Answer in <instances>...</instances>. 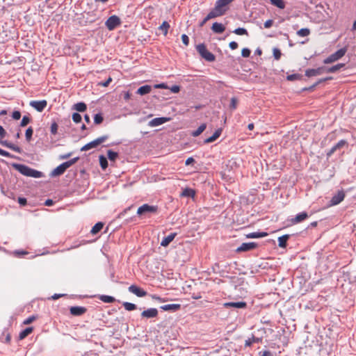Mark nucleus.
Returning a JSON list of instances; mask_svg holds the SVG:
<instances>
[{
    "instance_id": "obj_30",
    "label": "nucleus",
    "mask_w": 356,
    "mask_h": 356,
    "mask_svg": "<svg viewBox=\"0 0 356 356\" xmlns=\"http://www.w3.org/2000/svg\"><path fill=\"white\" fill-rule=\"evenodd\" d=\"M267 236L266 232H252L245 235L248 238H257Z\"/></svg>"
},
{
    "instance_id": "obj_16",
    "label": "nucleus",
    "mask_w": 356,
    "mask_h": 356,
    "mask_svg": "<svg viewBox=\"0 0 356 356\" xmlns=\"http://www.w3.org/2000/svg\"><path fill=\"white\" fill-rule=\"evenodd\" d=\"M0 144L15 151V152L22 153V149L19 147L8 142V140H1L0 139Z\"/></svg>"
},
{
    "instance_id": "obj_48",
    "label": "nucleus",
    "mask_w": 356,
    "mask_h": 356,
    "mask_svg": "<svg viewBox=\"0 0 356 356\" xmlns=\"http://www.w3.org/2000/svg\"><path fill=\"white\" fill-rule=\"evenodd\" d=\"M104 118L101 113H97L94 117V122L97 124H99L102 122Z\"/></svg>"
},
{
    "instance_id": "obj_53",
    "label": "nucleus",
    "mask_w": 356,
    "mask_h": 356,
    "mask_svg": "<svg viewBox=\"0 0 356 356\" xmlns=\"http://www.w3.org/2000/svg\"><path fill=\"white\" fill-rule=\"evenodd\" d=\"M236 106H237V99L235 97H232L230 101L229 107H230V108L234 110L236 108Z\"/></svg>"
},
{
    "instance_id": "obj_29",
    "label": "nucleus",
    "mask_w": 356,
    "mask_h": 356,
    "mask_svg": "<svg viewBox=\"0 0 356 356\" xmlns=\"http://www.w3.org/2000/svg\"><path fill=\"white\" fill-rule=\"evenodd\" d=\"M151 89H152V88L150 86L145 85V86L140 87L138 89L137 93L140 95H145L151 92Z\"/></svg>"
},
{
    "instance_id": "obj_12",
    "label": "nucleus",
    "mask_w": 356,
    "mask_h": 356,
    "mask_svg": "<svg viewBox=\"0 0 356 356\" xmlns=\"http://www.w3.org/2000/svg\"><path fill=\"white\" fill-rule=\"evenodd\" d=\"M13 167L22 175L29 177L31 168L24 164H13Z\"/></svg>"
},
{
    "instance_id": "obj_18",
    "label": "nucleus",
    "mask_w": 356,
    "mask_h": 356,
    "mask_svg": "<svg viewBox=\"0 0 356 356\" xmlns=\"http://www.w3.org/2000/svg\"><path fill=\"white\" fill-rule=\"evenodd\" d=\"M308 217V214L307 212L303 211L298 214H297L294 218H291L290 219V222H300L301 221L305 220Z\"/></svg>"
},
{
    "instance_id": "obj_39",
    "label": "nucleus",
    "mask_w": 356,
    "mask_h": 356,
    "mask_svg": "<svg viewBox=\"0 0 356 356\" xmlns=\"http://www.w3.org/2000/svg\"><path fill=\"white\" fill-rule=\"evenodd\" d=\"M100 166L103 170L108 167V161L104 155H100L99 157Z\"/></svg>"
},
{
    "instance_id": "obj_14",
    "label": "nucleus",
    "mask_w": 356,
    "mask_h": 356,
    "mask_svg": "<svg viewBox=\"0 0 356 356\" xmlns=\"http://www.w3.org/2000/svg\"><path fill=\"white\" fill-rule=\"evenodd\" d=\"M70 314L73 316H81L85 314L87 311L84 307H71L70 309Z\"/></svg>"
},
{
    "instance_id": "obj_62",
    "label": "nucleus",
    "mask_w": 356,
    "mask_h": 356,
    "mask_svg": "<svg viewBox=\"0 0 356 356\" xmlns=\"http://www.w3.org/2000/svg\"><path fill=\"white\" fill-rule=\"evenodd\" d=\"M229 47L232 50L236 49L238 48V43L235 41H232L229 43Z\"/></svg>"
},
{
    "instance_id": "obj_15",
    "label": "nucleus",
    "mask_w": 356,
    "mask_h": 356,
    "mask_svg": "<svg viewBox=\"0 0 356 356\" xmlns=\"http://www.w3.org/2000/svg\"><path fill=\"white\" fill-rule=\"evenodd\" d=\"M168 120H169V118H164V117L155 118L152 119L151 121H149V125L150 127H157V126H159V125L163 124L165 122H168Z\"/></svg>"
},
{
    "instance_id": "obj_28",
    "label": "nucleus",
    "mask_w": 356,
    "mask_h": 356,
    "mask_svg": "<svg viewBox=\"0 0 356 356\" xmlns=\"http://www.w3.org/2000/svg\"><path fill=\"white\" fill-rule=\"evenodd\" d=\"M217 17L219 16L213 10H211L205 18L200 23V26H203L208 20Z\"/></svg>"
},
{
    "instance_id": "obj_7",
    "label": "nucleus",
    "mask_w": 356,
    "mask_h": 356,
    "mask_svg": "<svg viewBox=\"0 0 356 356\" xmlns=\"http://www.w3.org/2000/svg\"><path fill=\"white\" fill-rule=\"evenodd\" d=\"M345 197V193L343 190L338 191V192L334 194L330 201V206H334L339 204L341 202Z\"/></svg>"
},
{
    "instance_id": "obj_8",
    "label": "nucleus",
    "mask_w": 356,
    "mask_h": 356,
    "mask_svg": "<svg viewBox=\"0 0 356 356\" xmlns=\"http://www.w3.org/2000/svg\"><path fill=\"white\" fill-rule=\"evenodd\" d=\"M258 245L255 242L243 243L236 249V252H248L256 249Z\"/></svg>"
},
{
    "instance_id": "obj_2",
    "label": "nucleus",
    "mask_w": 356,
    "mask_h": 356,
    "mask_svg": "<svg viewBox=\"0 0 356 356\" xmlns=\"http://www.w3.org/2000/svg\"><path fill=\"white\" fill-rule=\"evenodd\" d=\"M234 0H217L215 7L212 9L219 17L225 15L228 10V6Z\"/></svg>"
},
{
    "instance_id": "obj_47",
    "label": "nucleus",
    "mask_w": 356,
    "mask_h": 356,
    "mask_svg": "<svg viewBox=\"0 0 356 356\" xmlns=\"http://www.w3.org/2000/svg\"><path fill=\"white\" fill-rule=\"evenodd\" d=\"M235 34L242 35H248V31L244 28H237L233 31Z\"/></svg>"
},
{
    "instance_id": "obj_4",
    "label": "nucleus",
    "mask_w": 356,
    "mask_h": 356,
    "mask_svg": "<svg viewBox=\"0 0 356 356\" xmlns=\"http://www.w3.org/2000/svg\"><path fill=\"white\" fill-rule=\"evenodd\" d=\"M346 48H345V47L341 48V49H338L337 51H335L334 53L330 55L325 59H324L323 63L329 64V63H334V62L339 60L340 58H341L346 54Z\"/></svg>"
},
{
    "instance_id": "obj_41",
    "label": "nucleus",
    "mask_w": 356,
    "mask_h": 356,
    "mask_svg": "<svg viewBox=\"0 0 356 356\" xmlns=\"http://www.w3.org/2000/svg\"><path fill=\"white\" fill-rule=\"evenodd\" d=\"M169 28H170V24L166 21H164L162 23V24L159 26V29L163 31L164 35H166L168 34Z\"/></svg>"
},
{
    "instance_id": "obj_24",
    "label": "nucleus",
    "mask_w": 356,
    "mask_h": 356,
    "mask_svg": "<svg viewBox=\"0 0 356 356\" xmlns=\"http://www.w3.org/2000/svg\"><path fill=\"white\" fill-rule=\"evenodd\" d=\"M344 67H345L344 63H338V64H337L334 66L330 67H325V72L326 73H334Z\"/></svg>"
},
{
    "instance_id": "obj_59",
    "label": "nucleus",
    "mask_w": 356,
    "mask_h": 356,
    "mask_svg": "<svg viewBox=\"0 0 356 356\" xmlns=\"http://www.w3.org/2000/svg\"><path fill=\"white\" fill-rule=\"evenodd\" d=\"M181 40H182V42L186 45V46H188V44H189V38L188 37L187 35L186 34H183L181 35Z\"/></svg>"
},
{
    "instance_id": "obj_45",
    "label": "nucleus",
    "mask_w": 356,
    "mask_h": 356,
    "mask_svg": "<svg viewBox=\"0 0 356 356\" xmlns=\"http://www.w3.org/2000/svg\"><path fill=\"white\" fill-rule=\"evenodd\" d=\"M33 133V129L31 127H29L26 130L25 136H26V140L28 142H29L31 140Z\"/></svg>"
},
{
    "instance_id": "obj_21",
    "label": "nucleus",
    "mask_w": 356,
    "mask_h": 356,
    "mask_svg": "<svg viewBox=\"0 0 356 356\" xmlns=\"http://www.w3.org/2000/svg\"><path fill=\"white\" fill-rule=\"evenodd\" d=\"M181 305L179 304H169L165 305L161 307V309L163 311H177L180 309Z\"/></svg>"
},
{
    "instance_id": "obj_35",
    "label": "nucleus",
    "mask_w": 356,
    "mask_h": 356,
    "mask_svg": "<svg viewBox=\"0 0 356 356\" xmlns=\"http://www.w3.org/2000/svg\"><path fill=\"white\" fill-rule=\"evenodd\" d=\"M271 4L280 8L284 9L285 8V3L283 0H270Z\"/></svg>"
},
{
    "instance_id": "obj_13",
    "label": "nucleus",
    "mask_w": 356,
    "mask_h": 356,
    "mask_svg": "<svg viewBox=\"0 0 356 356\" xmlns=\"http://www.w3.org/2000/svg\"><path fill=\"white\" fill-rule=\"evenodd\" d=\"M158 316V310L156 308H150L147 310H144L141 313V316L146 318H155Z\"/></svg>"
},
{
    "instance_id": "obj_61",
    "label": "nucleus",
    "mask_w": 356,
    "mask_h": 356,
    "mask_svg": "<svg viewBox=\"0 0 356 356\" xmlns=\"http://www.w3.org/2000/svg\"><path fill=\"white\" fill-rule=\"evenodd\" d=\"M170 90L171 92H172L173 93H177L179 92L180 90V87L179 86H177V85H174L172 86L171 88H170Z\"/></svg>"
},
{
    "instance_id": "obj_58",
    "label": "nucleus",
    "mask_w": 356,
    "mask_h": 356,
    "mask_svg": "<svg viewBox=\"0 0 356 356\" xmlns=\"http://www.w3.org/2000/svg\"><path fill=\"white\" fill-rule=\"evenodd\" d=\"M35 320V317L34 316H29V318H27L26 320H24L23 323L24 325H29V324H31L32 322H33Z\"/></svg>"
},
{
    "instance_id": "obj_56",
    "label": "nucleus",
    "mask_w": 356,
    "mask_h": 356,
    "mask_svg": "<svg viewBox=\"0 0 356 356\" xmlns=\"http://www.w3.org/2000/svg\"><path fill=\"white\" fill-rule=\"evenodd\" d=\"M12 118L14 120H19L21 118V113L19 111H15L12 113Z\"/></svg>"
},
{
    "instance_id": "obj_9",
    "label": "nucleus",
    "mask_w": 356,
    "mask_h": 356,
    "mask_svg": "<svg viewBox=\"0 0 356 356\" xmlns=\"http://www.w3.org/2000/svg\"><path fill=\"white\" fill-rule=\"evenodd\" d=\"M129 291L140 298L145 297L147 294L145 290L135 284H132L129 287Z\"/></svg>"
},
{
    "instance_id": "obj_11",
    "label": "nucleus",
    "mask_w": 356,
    "mask_h": 356,
    "mask_svg": "<svg viewBox=\"0 0 356 356\" xmlns=\"http://www.w3.org/2000/svg\"><path fill=\"white\" fill-rule=\"evenodd\" d=\"M325 72V67H320L316 69H308L305 71V76L308 77L321 75Z\"/></svg>"
},
{
    "instance_id": "obj_38",
    "label": "nucleus",
    "mask_w": 356,
    "mask_h": 356,
    "mask_svg": "<svg viewBox=\"0 0 356 356\" xmlns=\"http://www.w3.org/2000/svg\"><path fill=\"white\" fill-rule=\"evenodd\" d=\"M79 159V157H75L73 158L69 161H67L64 163H63V165L65 166V169L67 170L70 167H71L72 165H74L75 163H76Z\"/></svg>"
},
{
    "instance_id": "obj_32",
    "label": "nucleus",
    "mask_w": 356,
    "mask_h": 356,
    "mask_svg": "<svg viewBox=\"0 0 356 356\" xmlns=\"http://www.w3.org/2000/svg\"><path fill=\"white\" fill-rule=\"evenodd\" d=\"M74 108L78 112H84L87 108V106L84 102H79L74 105Z\"/></svg>"
},
{
    "instance_id": "obj_54",
    "label": "nucleus",
    "mask_w": 356,
    "mask_h": 356,
    "mask_svg": "<svg viewBox=\"0 0 356 356\" xmlns=\"http://www.w3.org/2000/svg\"><path fill=\"white\" fill-rule=\"evenodd\" d=\"M300 75L298 74H293L288 75L286 79L288 81H295L300 78Z\"/></svg>"
},
{
    "instance_id": "obj_36",
    "label": "nucleus",
    "mask_w": 356,
    "mask_h": 356,
    "mask_svg": "<svg viewBox=\"0 0 356 356\" xmlns=\"http://www.w3.org/2000/svg\"><path fill=\"white\" fill-rule=\"evenodd\" d=\"M99 299L106 303H112L115 302V299L113 296H106V295H102L99 297Z\"/></svg>"
},
{
    "instance_id": "obj_17",
    "label": "nucleus",
    "mask_w": 356,
    "mask_h": 356,
    "mask_svg": "<svg viewBox=\"0 0 356 356\" xmlns=\"http://www.w3.org/2000/svg\"><path fill=\"white\" fill-rule=\"evenodd\" d=\"M247 304L245 302H229L223 304L225 308L235 307V308H245Z\"/></svg>"
},
{
    "instance_id": "obj_22",
    "label": "nucleus",
    "mask_w": 356,
    "mask_h": 356,
    "mask_svg": "<svg viewBox=\"0 0 356 356\" xmlns=\"http://www.w3.org/2000/svg\"><path fill=\"white\" fill-rule=\"evenodd\" d=\"M211 29L216 33H222L225 30V27L221 23L214 22L212 25Z\"/></svg>"
},
{
    "instance_id": "obj_6",
    "label": "nucleus",
    "mask_w": 356,
    "mask_h": 356,
    "mask_svg": "<svg viewBox=\"0 0 356 356\" xmlns=\"http://www.w3.org/2000/svg\"><path fill=\"white\" fill-rule=\"evenodd\" d=\"M121 20L117 15H112L108 18L105 22V26L109 31L114 30L116 27L120 26Z\"/></svg>"
},
{
    "instance_id": "obj_64",
    "label": "nucleus",
    "mask_w": 356,
    "mask_h": 356,
    "mask_svg": "<svg viewBox=\"0 0 356 356\" xmlns=\"http://www.w3.org/2000/svg\"><path fill=\"white\" fill-rule=\"evenodd\" d=\"M260 356H272L271 352L269 350H264L259 353Z\"/></svg>"
},
{
    "instance_id": "obj_63",
    "label": "nucleus",
    "mask_w": 356,
    "mask_h": 356,
    "mask_svg": "<svg viewBox=\"0 0 356 356\" xmlns=\"http://www.w3.org/2000/svg\"><path fill=\"white\" fill-rule=\"evenodd\" d=\"M273 24V19H268L267 21H266V22L264 23V27L266 29H268L270 28Z\"/></svg>"
},
{
    "instance_id": "obj_44",
    "label": "nucleus",
    "mask_w": 356,
    "mask_h": 356,
    "mask_svg": "<svg viewBox=\"0 0 356 356\" xmlns=\"http://www.w3.org/2000/svg\"><path fill=\"white\" fill-rule=\"evenodd\" d=\"M107 156L110 161H114L118 156V154L115 152H113V150L109 149L107 152Z\"/></svg>"
},
{
    "instance_id": "obj_57",
    "label": "nucleus",
    "mask_w": 356,
    "mask_h": 356,
    "mask_svg": "<svg viewBox=\"0 0 356 356\" xmlns=\"http://www.w3.org/2000/svg\"><path fill=\"white\" fill-rule=\"evenodd\" d=\"M17 202L22 207H24L27 204V200L25 197H18Z\"/></svg>"
},
{
    "instance_id": "obj_10",
    "label": "nucleus",
    "mask_w": 356,
    "mask_h": 356,
    "mask_svg": "<svg viewBox=\"0 0 356 356\" xmlns=\"http://www.w3.org/2000/svg\"><path fill=\"white\" fill-rule=\"evenodd\" d=\"M47 102L46 100L40 101H31L30 106L35 108L38 112H42L47 106Z\"/></svg>"
},
{
    "instance_id": "obj_1",
    "label": "nucleus",
    "mask_w": 356,
    "mask_h": 356,
    "mask_svg": "<svg viewBox=\"0 0 356 356\" xmlns=\"http://www.w3.org/2000/svg\"><path fill=\"white\" fill-rule=\"evenodd\" d=\"M158 210L157 206L149 205L144 204L137 210V214L141 219L150 217L153 214H156Z\"/></svg>"
},
{
    "instance_id": "obj_5",
    "label": "nucleus",
    "mask_w": 356,
    "mask_h": 356,
    "mask_svg": "<svg viewBox=\"0 0 356 356\" xmlns=\"http://www.w3.org/2000/svg\"><path fill=\"white\" fill-rule=\"evenodd\" d=\"M108 138L107 135L102 136L97 139L87 143L81 148V151H88L90 149L97 147L99 145L105 142Z\"/></svg>"
},
{
    "instance_id": "obj_20",
    "label": "nucleus",
    "mask_w": 356,
    "mask_h": 356,
    "mask_svg": "<svg viewBox=\"0 0 356 356\" xmlns=\"http://www.w3.org/2000/svg\"><path fill=\"white\" fill-rule=\"evenodd\" d=\"M346 144V141L345 140H339L336 145H334L330 150L327 152V155L328 156H330L335 151H337L338 149L341 148Z\"/></svg>"
},
{
    "instance_id": "obj_27",
    "label": "nucleus",
    "mask_w": 356,
    "mask_h": 356,
    "mask_svg": "<svg viewBox=\"0 0 356 356\" xmlns=\"http://www.w3.org/2000/svg\"><path fill=\"white\" fill-rule=\"evenodd\" d=\"M290 238L289 234H285L278 238V245L280 248H285L287 245V241Z\"/></svg>"
},
{
    "instance_id": "obj_46",
    "label": "nucleus",
    "mask_w": 356,
    "mask_h": 356,
    "mask_svg": "<svg viewBox=\"0 0 356 356\" xmlns=\"http://www.w3.org/2000/svg\"><path fill=\"white\" fill-rule=\"evenodd\" d=\"M58 125L56 122H53L51 124L50 131L51 134L56 135L58 133Z\"/></svg>"
},
{
    "instance_id": "obj_25",
    "label": "nucleus",
    "mask_w": 356,
    "mask_h": 356,
    "mask_svg": "<svg viewBox=\"0 0 356 356\" xmlns=\"http://www.w3.org/2000/svg\"><path fill=\"white\" fill-rule=\"evenodd\" d=\"M221 133H222V129H218L217 130L215 131V132L213 133V134L211 136L205 139L204 143H210L215 141L218 138H219Z\"/></svg>"
},
{
    "instance_id": "obj_49",
    "label": "nucleus",
    "mask_w": 356,
    "mask_h": 356,
    "mask_svg": "<svg viewBox=\"0 0 356 356\" xmlns=\"http://www.w3.org/2000/svg\"><path fill=\"white\" fill-rule=\"evenodd\" d=\"M81 115L78 113H74L72 114V120L75 122V123H79L81 121Z\"/></svg>"
},
{
    "instance_id": "obj_3",
    "label": "nucleus",
    "mask_w": 356,
    "mask_h": 356,
    "mask_svg": "<svg viewBox=\"0 0 356 356\" xmlns=\"http://www.w3.org/2000/svg\"><path fill=\"white\" fill-rule=\"evenodd\" d=\"M196 50L200 54V55L207 61L213 62L215 60V56L207 49L204 44L202 43L197 45Z\"/></svg>"
},
{
    "instance_id": "obj_51",
    "label": "nucleus",
    "mask_w": 356,
    "mask_h": 356,
    "mask_svg": "<svg viewBox=\"0 0 356 356\" xmlns=\"http://www.w3.org/2000/svg\"><path fill=\"white\" fill-rule=\"evenodd\" d=\"M281 55H282V54L279 49H277V48L273 49V56H274L275 59L279 60L281 57Z\"/></svg>"
},
{
    "instance_id": "obj_55",
    "label": "nucleus",
    "mask_w": 356,
    "mask_h": 356,
    "mask_svg": "<svg viewBox=\"0 0 356 356\" xmlns=\"http://www.w3.org/2000/svg\"><path fill=\"white\" fill-rule=\"evenodd\" d=\"M150 297H151V298L152 300H157V301H159L160 302H164L166 301L164 298H162L159 297V296H157L156 294L150 295Z\"/></svg>"
},
{
    "instance_id": "obj_43",
    "label": "nucleus",
    "mask_w": 356,
    "mask_h": 356,
    "mask_svg": "<svg viewBox=\"0 0 356 356\" xmlns=\"http://www.w3.org/2000/svg\"><path fill=\"white\" fill-rule=\"evenodd\" d=\"M122 305L124 307V309L127 311H133L136 309V305L134 303L124 302H123Z\"/></svg>"
},
{
    "instance_id": "obj_31",
    "label": "nucleus",
    "mask_w": 356,
    "mask_h": 356,
    "mask_svg": "<svg viewBox=\"0 0 356 356\" xmlns=\"http://www.w3.org/2000/svg\"><path fill=\"white\" fill-rule=\"evenodd\" d=\"M33 330L32 327H26L25 330H22L19 334V338L20 340L25 339L28 335H29Z\"/></svg>"
},
{
    "instance_id": "obj_33",
    "label": "nucleus",
    "mask_w": 356,
    "mask_h": 356,
    "mask_svg": "<svg viewBox=\"0 0 356 356\" xmlns=\"http://www.w3.org/2000/svg\"><path fill=\"white\" fill-rule=\"evenodd\" d=\"M207 128L206 124H202L195 131L192 132V136L197 137L200 136Z\"/></svg>"
},
{
    "instance_id": "obj_26",
    "label": "nucleus",
    "mask_w": 356,
    "mask_h": 356,
    "mask_svg": "<svg viewBox=\"0 0 356 356\" xmlns=\"http://www.w3.org/2000/svg\"><path fill=\"white\" fill-rule=\"evenodd\" d=\"M221 133H222V129H218L217 130L215 131V132L213 133V134L211 136L205 139L204 143H210L215 141L218 138H219Z\"/></svg>"
},
{
    "instance_id": "obj_40",
    "label": "nucleus",
    "mask_w": 356,
    "mask_h": 356,
    "mask_svg": "<svg viewBox=\"0 0 356 356\" xmlns=\"http://www.w3.org/2000/svg\"><path fill=\"white\" fill-rule=\"evenodd\" d=\"M310 34V30L307 28H302L297 31V35L300 37H306Z\"/></svg>"
},
{
    "instance_id": "obj_42",
    "label": "nucleus",
    "mask_w": 356,
    "mask_h": 356,
    "mask_svg": "<svg viewBox=\"0 0 356 356\" xmlns=\"http://www.w3.org/2000/svg\"><path fill=\"white\" fill-rule=\"evenodd\" d=\"M104 224H95L92 227L90 232L92 234L95 235L100 232L103 228Z\"/></svg>"
},
{
    "instance_id": "obj_23",
    "label": "nucleus",
    "mask_w": 356,
    "mask_h": 356,
    "mask_svg": "<svg viewBox=\"0 0 356 356\" xmlns=\"http://www.w3.org/2000/svg\"><path fill=\"white\" fill-rule=\"evenodd\" d=\"M66 169L63 163L56 167L51 173L52 177L60 176L65 172Z\"/></svg>"
},
{
    "instance_id": "obj_19",
    "label": "nucleus",
    "mask_w": 356,
    "mask_h": 356,
    "mask_svg": "<svg viewBox=\"0 0 356 356\" xmlns=\"http://www.w3.org/2000/svg\"><path fill=\"white\" fill-rule=\"evenodd\" d=\"M176 236L177 233H170L169 235L163 238L161 242V245L163 247H167L174 240Z\"/></svg>"
},
{
    "instance_id": "obj_50",
    "label": "nucleus",
    "mask_w": 356,
    "mask_h": 356,
    "mask_svg": "<svg viewBox=\"0 0 356 356\" xmlns=\"http://www.w3.org/2000/svg\"><path fill=\"white\" fill-rule=\"evenodd\" d=\"M31 122V119L29 117L24 115L21 121L20 126L25 127Z\"/></svg>"
},
{
    "instance_id": "obj_37",
    "label": "nucleus",
    "mask_w": 356,
    "mask_h": 356,
    "mask_svg": "<svg viewBox=\"0 0 356 356\" xmlns=\"http://www.w3.org/2000/svg\"><path fill=\"white\" fill-rule=\"evenodd\" d=\"M42 176H43V173L42 172L38 171L35 169H33V168H31L30 175H29L30 177L40 178Z\"/></svg>"
},
{
    "instance_id": "obj_60",
    "label": "nucleus",
    "mask_w": 356,
    "mask_h": 356,
    "mask_svg": "<svg viewBox=\"0 0 356 356\" xmlns=\"http://www.w3.org/2000/svg\"><path fill=\"white\" fill-rule=\"evenodd\" d=\"M0 155H1L3 156L8 157V158L13 157V156L11 155L8 152H6L1 148H0Z\"/></svg>"
},
{
    "instance_id": "obj_52",
    "label": "nucleus",
    "mask_w": 356,
    "mask_h": 356,
    "mask_svg": "<svg viewBox=\"0 0 356 356\" xmlns=\"http://www.w3.org/2000/svg\"><path fill=\"white\" fill-rule=\"evenodd\" d=\"M250 50L248 48H243L241 51V55L244 58H248L250 55Z\"/></svg>"
},
{
    "instance_id": "obj_34",
    "label": "nucleus",
    "mask_w": 356,
    "mask_h": 356,
    "mask_svg": "<svg viewBox=\"0 0 356 356\" xmlns=\"http://www.w3.org/2000/svg\"><path fill=\"white\" fill-rule=\"evenodd\" d=\"M195 195V191L193 190V189H191V188H185L182 193H181V195L182 196H184V197H193Z\"/></svg>"
}]
</instances>
